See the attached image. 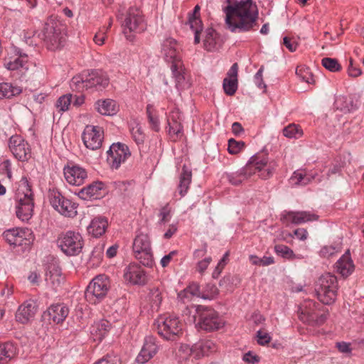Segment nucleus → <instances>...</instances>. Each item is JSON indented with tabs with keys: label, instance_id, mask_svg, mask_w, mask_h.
<instances>
[{
	"label": "nucleus",
	"instance_id": "63",
	"mask_svg": "<svg viewBox=\"0 0 364 364\" xmlns=\"http://www.w3.org/2000/svg\"><path fill=\"white\" fill-rule=\"evenodd\" d=\"M211 261L212 258L210 257H205L204 259L199 261L197 264V270L200 273H203Z\"/></svg>",
	"mask_w": 364,
	"mask_h": 364
},
{
	"label": "nucleus",
	"instance_id": "58",
	"mask_svg": "<svg viewBox=\"0 0 364 364\" xmlns=\"http://www.w3.org/2000/svg\"><path fill=\"white\" fill-rule=\"evenodd\" d=\"M348 73L349 76L356 77L361 75L362 72L360 68L353 65V61L350 59V63L348 68Z\"/></svg>",
	"mask_w": 364,
	"mask_h": 364
},
{
	"label": "nucleus",
	"instance_id": "5",
	"mask_svg": "<svg viewBox=\"0 0 364 364\" xmlns=\"http://www.w3.org/2000/svg\"><path fill=\"white\" fill-rule=\"evenodd\" d=\"M38 37L43 41L48 50L55 51L63 48L65 43V34L60 26L53 21L44 23Z\"/></svg>",
	"mask_w": 364,
	"mask_h": 364
},
{
	"label": "nucleus",
	"instance_id": "30",
	"mask_svg": "<svg viewBox=\"0 0 364 364\" xmlns=\"http://www.w3.org/2000/svg\"><path fill=\"white\" fill-rule=\"evenodd\" d=\"M248 168L249 166H245L237 171L225 173L223 176V178H226L232 185L239 186L243 181L248 179L253 174H255L254 171H249Z\"/></svg>",
	"mask_w": 364,
	"mask_h": 364
},
{
	"label": "nucleus",
	"instance_id": "57",
	"mask_svg": "<svg viewBox=\"0 0 364 364\" xmlns=\"http://www.w3.org/2000/svg\"><path fill=\"white\" fill-rule=\"evenodd\" d=\"M257 343L261 346L268 344L271 341V337L267 333L258 331L257 332Z\"/></svg>",
	"mask_w": 364,
	"mask_h": 364
},
{
	"label": "nucleus",
	"instance_id": "15",
	"mask_svg": "<svg viewBox=\"0 0 364 364\" xmlns=\"http://www.w3.org/2000/svg\"><path fill=\"white\" fill-rule=\"evenodd\" d=\"M9 146L11 151L18 160L25 161L31 158L30 146L20 135L12 136L9 139Z\"/></svg>",
	"mask_w": 364,
	"mask_h": 364
},
{
	"label": "nucleus",
	"instance_id": "49",
	"mask_svg": "<svg viewBox=\"0 0 364 364\" xmlns=\"http://www.w3.org/2000/svg\"><path fill=\"white\" fill-rule=\"evenodd\" d=\"M245 148V143L242 141H236L234 139L228 140V152L231 154H237Z\"/></svg>",
	"mask_w": 364,
	"mask_h": 364
},
{
	"label": "nucleus",
	"instance_id": "29",
	"mask_svg": "<svg viewBox=\"0 0 364 364\" xmlns=\"http://www.w3.org/2000/svg\"><path fill=\"white\" fill-rule=\"evenodd\" d=\"M223 41L219 34L213 28H208L205 31L203 40L204 48L208 51H213L221 46Z\"/></svg>",
	"mask_w": 364,
	"mask_h": 364
},
{
	"label": "nucleus",
	"instance_id": "23",
	"mask_svg": "<svg viewBox=\"0 0 364 364\" xmlns=\"http://www.w3.org/2000/svg\"><path fill=\"white\" fill-rule=\"evenodd\" d=\"M69 313L68 308L62 304L51 305L43 314L44 319L53 321L55 323L63 322L68 316Z\"/></svg>",
	"mask_w": 364,
	"mask_h": 364
},
{
	"label": "nucleus",
	"instance_id": "8",
	"mask_svg": "<svg viewBox=\"0 0 364 364\" xmlns=\"http://www.w3.org/2000/svg\"><path fill=\"white\" fill-rule=\"evenodd\" d=\"M57 245L65 255L76 256L82 252L84 240L79 232L69 230L60 235Z\"/></svg>",
	"mask_w": 364,
	"mask_h": 364
},
{
	"label": "nucleus",
	"instance_id": "34",
	"mask_svg": "<svg viewBox=\"0 0 364 364\" xmlns=\"http://www.w3.org/2000/svg\"><path fill=\"white\" fill-rule=\"evenodd\" d=\"M338 272L343 277L349 276L354 270V264L348 252L344 254L336 262Z\"/></svg>",
	"mask_w": 364,
	"mask_h": 364
},
{
	"label": "nucleus",
	"instance_id": "33",
	"mask_svg": "<svg viewBox=\"0 0 364 364\" xmlns=\"http://www.w3.org/2000/svg\"><path fill=\"white\" fill-rule=\"evenodd\" d=\"M108 222L105 217H97L92 220L87 231L95 237L102 235L107 228Z\"/></svg>",
	"mask_w": 364,
	"mask_h": 364
},
{
	"label": "nucleus",
	"instance_id": "32",
	"mask_svg": "<svg viewBox=\"0 0 364 364\" xmlns=\"http://www.w3.org/2000/svg\"><path fill=\"white\" fill-rule=\"evenodd\" d=\"M176 63L171 65L170 67L173 77L175 79L176 87L178 90H183L189 87L186 80L185 69L182 62L178 61Z\"/></svg>",
	"mask_w": 364,
	"mask_h": 364
},
{
	"label": "nucleus",
	"instance_id": "31",
	"mask_svg": "<svg viewBox=\"0 0 364 364\" xmlns=\"http://www.w3.org/2000/svg\"><path fill=\"white\" fill-rule=\"evenodd\" d=\"M200 9V6L196 5L194 7L193 14L188 18V24L194 33V43L196 44L200 43V33L203 28V23L199 14Z\"/></svg>",
	"mask_w": 364,
	"mask_h": 364
},
{
	"label": "nucleus",
	"instance_id": "37",
	"mask_svg": "<svg viewBox=\"0 0 364 364\" xmlns=\"http://www.w3.org/2000/svg\"><path fill=\"white\" fill-rule=\"evenodd\" d=\"M314 175L307 173L304 170H296L291 176L289 181L292 185L306 186L314 178Z\"/></svg>",
	"mask_w": 364,
	"mask_h": 364
},
{
	"label": "nucleus",
	"instance_id": "25",
	"mask_svg": "<svg viewBox=\"0 0 364 364\" xmlns=\"http://www.w3.org/2000/svg\"><path fill=\"white\" fill-rule=\"evenodd\" d=\"M158 351L155 338L152 336L146 337L144 346L136 358L138 363L144 364L149 361Z\"/></svg>",
	"mask_w": 364,
	"mask_h": 364
},
{
	"label": "nucleus",
	"instance_id": "21",
	"mask_svg": "<svg viewBox=\"0 0 364 364\" xmlns=\"http://www.w3.org/2000/svg\"><path fill=\"white\" fill-rule=\"evenodd\" d=\"M14 58L6 60L4 66L9 70H18L21 68L28 69V55L18 47H14Z\"/></svg>",
	"mask_w": 364,
	"mask_h": 364
},
{
	"label": "nucleus",
	"instance_id": "53",
	"mask_svg": "<svg viewBox=\"0 0 364 364\" xmlns=\"http://www.w3.org/2000/svg\"><path fill=\"white\" fill-rule=\"evenodd\" d=\"M115 189L122 195L128 196L130 191V183L126 181H116L114 183Z\"/></svg>",
	"mask_w": 364,
	"mask_h": 364
},
{
	"label": "nucleus",
	"instance_id": "12",
	"mask_svg": "<svg viewBox=\"0 0 364 364\" xmlns=\"http://www.w3.org/2000/svg\"><path fill=\"white\" fill-rule=\"evenodd\" d=\"M122 27L124 34L127 33V31L138 33L144 31L146 29V23L141 11L138 8H129L122 23Z\"/></svg>",
	"mask_w": 364,
	"mask_h": 364
},
{
	"label": "nucleus",
	"instance_id": "52",
	"mask_svg": "<svg viewBox=\"0 0 364 364\" xmlns=\"http://www.w3.org/2000/svg\"><path fill=\"white\" fill-rule=\"evenodd\" d=\"M159 224L163 225L169 221L171 218V209L168 206V204H166L164 207H162L159 213Z\"/></svg>",
	"mask_w": 364,
	"mask_h": 364
},
{
	"label": "nucleus",
	"instance_id": "56",
	"mask_svg": "<svg viewBox=\"0 0 364 364\" xmlns=\"http://www.w3.org/2000/svg\"><path fill=\"white\" fill-rule=\"evenodd\" d=\"M207 293L202 295L203 299H212L218 294V290L215 284H208L205 287Z\"/></svg>",
	"mask_w": 364,
	"mask_h": 364
},
{
	"label": "nucleus",
	"instance_id": "62",
	"mask_svg": "<svg viewBox=\"0 0 364 364\" xmlns=\"http://www.w3.org/2000/svg\"><path fill=\"white\" fill-rule=\"evenodd\" d=\"M103 255V247H95L91 252V259L96 260L97 262L101 261Z\"/></svg>",
	"mask_w": 364,
	"mask_h": 364
},
{
	"label": "nucleus",
	"instance_id": "42",
	"mask_svg": "<svg viewBox=\"0 0 364 364\" xmlns=\"http://www.w3.org/2000/svg\"><path fill=\"white\" fill-rule=\"evenodd\" d=\"M16 350V347L11 342H6L0 345V355L5 357L6 362L15 355Z\"/></svg>",
	"mask_w": 364,
	"mask_h": 364
},
{
	"label": "nucleus",
	"instance_id": "39",
	"mask_svg": "<svg viewBox=\"0 0 364 364\" xmlns=\"http://www.w3.org/2000/svg\"><path fill=\"white\" fill-rule=\"evenodd\" d=\"M21 92L22 90L18 86L8 82L0 83V99H10L21 94Z\"/></svg>",
	"mask_w": 364,
	"mask_h": 364
},
{
	"label": "nucleus",
	"instance_id": "59",
	"mask_svg": "<svg viewBox=\"0 0 364 364\" xmlns=\"http://www.w3.org/2000/svg\"><path fill=\"white\" fill-rule=\"evenodd\" d=\"M283 44L290 52L295 51L298 46V44L295 41L287 36L283 38Z\"/></svg>",
	"mask_w": 364,
	"mask_h": 364
},
{
	"label": "nucleus",
	"instance_id": "64",
	"mask_svg": "<svg viewBox=\"0 0 364 364\" xmlns=\"http://www.w3.org/2000/svg\"><path fill=\"white\" fill-rule=\"evenodd\" d=\"M94 364H119V360L116 356H107L106 358L97 360Z\"/></svg>",
	"mask_w": 364,
	"mask_h": 364
},
{
	"label": "nucleus",
	"instance_id": "28",
	"mask_svg": "<svg viewBox=\"0 0 364 364\" xmlns=\"http://www.w3.org/2000/svg\"><path fill=\"white\" fill-rule=\"evenodd\" d=\"M104 184L102 182H94L82 188L78 192V196L83 200L97 199L102 196Z\"/></svg>",
	"mask_w": 364,
	"mask_h": 364
},
{
	"label": "nucleus",
	"instance_id": "19",
	"mask_svg": "<svg viewBox=\"0 0 364 364\" xmlns=\"http://www.w3.org/2000/svg\"><path fill=\"white\" fill-rule=\"evenodd\" d=\"M181 113L178 109H173L167 117L168 127V134L173 139L176 140L183 134V126L181 124Z\"/></svg>",
	"mask_w": 364,
	"mask_h": 364
},
{
	"label": "nucleus",
	"instance_id": "54",
	"mask_svg": "<svg viewBox=\"0 0 364 364\" xmlns=\"http://www.w3.org/2000/svg\"><path fill=\"white\" fill-rule=\"evenodd\" d=\"M296 75L304 82L308 84H314V76L311 72H309V69L306 70H296Z\"/></svg>",
	"mask_w": 364,
	"mask_h": 364
},
{
	"label": "nucleus",
	"instance_id": "27",
	"mask_svg": "<svg viewBox=\"0 0 364 364\" xmlns=\"http://www.w3.org/2000/svg\"><path fill=\"white\" fill-rule=\"evenodd\" d=\"M318 219V215L311 213L310 212L301 211V212H284L282 215V220L290 221L291 223L299 225L301 223H304L308 221L316 220Z\"/></svg>",
	"mask_w": 364,
	"mask_h": 364
},
{
	"label": "nucleus",
	"instance_id": "35",
	"mask_svg": "<svg viewBox=\"0 0 364 364\" xmlns=\"http://www.w3.org/2000/svg\"><path fill=\"white\" fill-rule=\"evenodd\" d=\"M192 172L186 166L183 165L182 167V171L179 176V184L178 186V190L181 197L184 196L189 188V186L191 183Z\"/></svg>",
	"mask_w": 364,
	"mask_h": 364
},
{
	"label": "nucleus",
	"instance_id": "47",
	"mask_svg": "<svg viewBox=\"0 0 364 364\" xmlns=\"http://www.w3.org/2000/svg\"><path fill=\"white\" fill-rule=\"evenodd\" d=\"M321 64L331 72H338L341 70V65L336 58H323L321 60Z\"/></svg>",
	"mask_w": 364,
	"mask_h": 364
},
{
	"label": "nucleus",
	"instance_id": "24",
	"mask_svg": "<svg viewBox=\"0 0 364 364\" xmlns=\"http://www.w3.org/2000/svg\"><path fill=\"white\" fill-rule=\"evenodd\" d=\"M124 277L126 280L134 284H144L146 280V277L143 268L135 263H131L126 267Z\"/></svg>",
	"mask_w": 364,
	"mask_h": 364
},
{
	"label": "nucleus",
	"instance_id": "11",
	"mask_svg": "<svg viewBox=\"0 0 364 364\" xmlns=\"http://www.w3.org/2000/svg\"><path fill=\"white\" fill-rule=\"evenodd\" d=\"M48 198L52 207L61 215L67 217H74L77 215V205L65 198L57 190H50Z\"/></svg>",
	"mask_w": 364,
	"mask_h": 364
},
{
	"label": "nucleus",
	"instance_id": "2",
	"mask_svg": "<svg viewBox=\"0 0 364 364\" xmlns=\"http://www.w3.org/2000/svg\"><path fill=\"white\" fill-rule=\"evenodd\" d=\"M109 83V78L102 70H87L72 78L70 87L73 90L81 92L85 89L90 88L102 90L105 88Z\"/></svg>",
	"mask_w": 364,
	"mask_h": 364
},
{
	"label": "nucleus",
	"instance_id": "17",
	"mask_svg": "<svg viewBox=\"0 0 364 364\" xmlns=\"http://www.w3.org/2000/svg\"><path fill=\"white\" fill-rule=\"evenodd\" d=\"M179 49L178 43L172 38H167L162 43L161 51L164 59L171 65L176 64L178 61L182 62Z\"/></svg>",
	"mask_w": 364,
	"mask_h": 364
},
{
	"label": "nucleus",
	"instance_id": "14",
	"mask_svg": "<svg viewBox=\"0 0 364 364\" xmlns=\"http://www.w3.org/2000/svg\"><path fill=\"white\" fill-rule=\"evenodd\" d=\"M103 129L99 126L87 125L82 132V139L85 146L91 150H97L102 146Z\"/></svg>",
	"mask_w": 364,
	"mask_h": 364
},
{
	"label": "nucleus",
	"instance_id": "61",
	"mask_svg": "<svg viewBox=\"0 0 364 364\" xmlns=\"http://www.w3.org/2000/svg\"><path fill=\"white\" fill-rule=\"evenodd\" d=\"M263 70H264V68L262 66L258 70V71L256 73V74L255 75V77H254V82H255V85L259 88H262V87H266V85H264V83L263 82V79H262Z\"/></svg>",
	"mask_w": 364,
	"mask_h": 364
},
{
	"label": "nucleus",
	"instance_id": "3",
	"mask_svg": "<svg viewBox=\"0 0 364 364\" xmlns=\"http://www.w3.org/2000/svg\"><path fill=\"white\" fill-rule=\"evenodd\" d=\"M33 192L28 181L23 178L18 189L16 215L22 221H28L33 215L34 203Z\"/></svg>",
	"mask_w": 364,
	"mask_h": 364
},
{
	"label": "nucleus",
	"instance_id": "13",
	"mask_svg": "<svg viewBox=\"0 0 364 364\" xmlns=\"http://www.w3.org/2000/svg\"><path fill=\"white\" fill-rule=\"evenodd\" d=\"M107 153V163L112 169H117L131 155L129 147L119 142L112 144Z\"/></svg>",
	"mask_w": 364,
	"mask_h": 364
},
{
	"label": "nucleus",
	"instance_id": "45",
	"mask_svg": "<svg viewBox=\"0 0 364 364\" xmlns=\"http://www.w3.org/2000/svg\"><path fill=\"white\" fill-rule=\"evenodd\" d=\"M146 114L151 128L155 131L159 132L160 129V124L158 117L154 114V107L151 105L146 106Z\"/></svg>",
	"mask_w": 364,
	"mask_h": 364
},
{
	"label": "nucleus",
	"instance_id": "40",
	"mask_svg": "<svg viewBox=\"0 0 364 364\" xmlns=\"http://www.w3.org/2000/svg\"><path fill=\"white\" fill-rule=\"evenodd\" d=\"M149 249H151L149 237L146 234L139 233L133 242L134 253Z\"/></svg>",
	"mask_w": 364,
	"mask_h": 364
},
{
	"label": "nucleus",
	"instance_id": "4",
	"mask_svg": "<svg viewBox=\"0 0 364 364\" xmlns=\"http://www.w3.org/2000/svg\"><path fill=\"white\" fill-rule=\"evenodd\" d=\"M182 323L178 318L173 316H161L154 322L158 334L164 340L178 341L183 334Z\"/></svg>",
	"mask_w": 364,
	"mask_h": 364
},
{
	"label": "nucleus",
	"instance_id": "22",
	"mask_svg": "<svg viewBox=\"0 0 364 364\" xmlns=\"http://www.w3.org/2000/svg\"><path fill=\"white\" fill-rule=\"evenodd\" d=\"M63 171L65 180L73 186L82 185L87 177L85 169L79 166H66Z\"/></svg>",
	"mask_w": 364,
	"mask_h": 364
},
{
	"label": "nucleus",
	"instance_id": "36",
	"mask_svg": "<svg viewBox=\"0 0 364 364\" xmlns=\"http://www.w3.org/2000/svg\"><path fill=\"white\" fill-rule=\"evenodd\" d=\"M95 106L97 112L102 115H114L117 112V103L113 100H99Z\"/></svg>",
	"mask_w": 364,
	"mask_h": 364
},
{
	"label": "nucleus",
	"instance_id": "46",
	"mask_svg": "<svg viewBox=\"0 0 364 364\" xmlns=\"http://www.w3.org/2000/svg\"><path fill=\"white\" fill-rule=\"evenodd\" d=\"M162 288L159 287H152L150 289L149 296L153 303V306L159 307L162 301Z\"/></svg>",
	"mask_w": 364,
	"mask_h": 364
},
{
	"label": "nucleus",
	"instance_id": "9",
	"mask_svg": "<svg viewBox=\"0 0 364 364\" xmlns=\"http://www.w3.org/2000/svg\"><path fill=\"white\" fill-rule=\"evenodd\" d=\"M196 311L199 318L198 325L200 329L213 331L224 326L223 320L213 309L200 305Z\"/></svg>",
	"mask_w": 364,
	"mask_h": 364
},
{
	"label": "nucleus",
	"instance_id": "7",
	"mask_svg": "<svg viewBox=\"0 0 364 364\" xmlns=\"http://www.w3.org/2000/svg\"><path fill=\"white\" fill-rule=\"evenodd\" d=\"M338 281L332 274L322 275L316 284V292L318 300L325 305L334 303L337 296Z\"/></svg>",
	"mask_w": 364,
	"mask_h": 364
},
{
	"label": "nucleus",
	"instance_id": "26",
	"mask_svg": "<svg viewBox=\"0 0 364 364\" xmlns=\"http://www.w3.org/2000/svg\"><path fill=\"white\" fill-rule=\"evenodd\" d=\"M319 304L311 299L304 300L298 309L299 318L304 323L312 322Z\"/></svg>",
	"mask_w": 364,
	"mask_h": 364
},
{
	"label": "nucleus",
	"instance_id": "10",
	"mask_svg": "<svg viewBox=\"0 0 364 364\" xmlns=\"http://www.w3.org/2000/svg\"><path fill=\"white\" fill-rule=\"evenodd\" d=\"M245 166H249L248 170L254 171L255 173L259 172V177L262 179H267L272 176L278 164L276 161H268L267 156L263 154H255L252 156Z\"/></svg>",
	"mask_w": 364,
	"mask_h": 364
},
{
	"label": "nucleus",
	"instance_id": "1",
	"mask_svg": "<svg viewBox=\"0 0 364 364\" xmlns=\"http://www.w3.org/2000/svg\"><path fill=\"white\" fill-rule=\"evenodd\" d=\"M225 23L232 32H245L257 26L258 8L252 0H240L223 9Z\"/></svg>",
	"mask_w": 364,
	"mask_h": 364
},
{
	"label": "nucleus",
	"instance_id": "6",
	"mask_svg": "<svg viewBox=\"0 0 364 364\" xmlns=\"http://www.w3.org/2000/svg\"><path fill=\"white\" fill-rule=\"evenodd\" d=\"M110 289V281L105 274L95 277L87 285L85 291L86 300L90 304L100 303L106 297Z\"/></svg>",
	"mask_w": 364,
	"mask_h": 364
},
{
	"label": "nucleus",
	"instance_id": "38",
	"mask_svg": "<svg viewBox=\"0 0 364 364\" xmlns=\"http://www.w3.org/2000/svg\"><path fill=\"white\" fill-rule=\"evenodd\" d=\"M3 237L11 245H20L22 242L23 232L18 228H12L4 231Z\"/></svg>",
	"mask_w": 364,
	"mask_h": 364
},
{
	"label": "nucleus",
	"instance_id": "20",
	"mask_svg": "<svg viewBox=\"0 0 364 364\" xmlns=\"http://www.w3.org/2000/svg\"><path fill=\"white\" fill-rule=\"evenodd\" d=\"M37 310L38 305L36 301H26L18 309L16 314V321L23 324L27 323L34 318Z\"/></svg>",
	"mask_w": 364,
	"mask_h": 364
},
{
	"label": "nucleus",
	"instance_id": "44",
	"mask_svg": "<svg viewBox=\"0 0 364 364\" xmlns=\"http://www.w3.org/2000/svg\"><path fill=\"white\" fill-rule=\"evenodd\" d=\"M223 87L227 95H234L237 90V79H229L225 77L223 80Z\"/></svg>",
	"mask_w": 364,
	"mask_h": 364
},
{
	"label": "nucleus",
	"instance_id": "41",
	"mask_svg": "<svg viewBox=\"0 0 364 364\" xmlns=\"http://www.w3.org/2000/svg\"><path fill=\"white\" fill-rule=\"evenodd\" d=\"M135 257L141 264L146 267H151L153 264V255L151 248L134 253Z\"/></svg>",
	"mask_w": 364,
	"mask_h": 364
},
{
	"label": "nucleus",
	"instance_id": "55",
	"mask_svg": "<svg viewBox=\"0 0 364 364\" xmlns=\"http://www.w3.org/2000/svg\"><path fill=\"white\" fill-rule=\"evenodd\" d=\"M185 294L189 293L192 296H196L198 297H202V295L204 294V293L200 291V285L196 282L191 283L185 290Z\"/></svg>",
	"mask_w": 364,
	"mask_h": 364
},
{
	"label": "nucleus",
	"instance_id": "50",
	"mask_svg": "<svg viewBox=\"0 0 364 364\" xmlns=\"http://www.w3.org/2000/svg\"><path fill=\"white\" fill-rule=\"evenodd\" d=\"M72 102V95H65L58 98L56 102V107L60 112L67 111Z\"/></svg>",
	"mask_w": 364,
	"mask_h": 364
},
{
	"label": "nucleus",
	"instance_id": "48",
	"mask_svg": "<svg viewBox=\"0 0 364 364\" xmlns=\"http://www.w3.org/2000/svg\"><path fill=\"white\" fill-rule=\"evenodd\" d=\"M283 134L287 138H299L302 135V131L294 124H291L283 129Z\"/></svg>",
	"mask_w": 364,
	"mask_h": 364
},
{
	"label": "nucleus",
	"instance_id": "43",
	"mask_svg": "<svg viewBox=\"0 0 364 364\" xmlns=\"http://www.w3.org/2000/svg\"><path fill=\"white\" fill-rule=\"evenodd\" d=\"M274 249L275 253L284 259L292 260V257H294V251L287 245H276Z\"/></svg>",
	"mask_w": 364,
	"mask_h": 364
},
{
	"label": "nucleus",
	"instance_id": "60",
	"mask_svg": "<svg viewBox=\"0 0 364 364\" xmlns=\"http://www.w3.org/2000/svg\"><path fill=\"white\" fill-rule=\"evenodd\" d=\"M243 360L247 363L255 364L259 362V357L248 351L243 355Z\"/></svg>",
	"mask_w": 364,
	"mask_h": 364
},
{
	"label": "nucleus",
	"instance_id": "51",
	"mask_svg": "<svg viewBox=\"0 0 364 364\" xmlns=\"http://www.w3.org/2000/svg\"><path fill=\"white\" fill-rule=\"evenodd\" d=\"M132 137L137 144H141L144 141L145 134H144L141 127L136 124L131 129Z\"/></svg>",
	"mask_w": 364,
	"mask_h": 364
},
{
	"label": "nucleus",
	"instance_id": "18",
	"mask_svg": "<svg viewBox=\"0 0 364 364\" xmlns=\"http://www.w3.org/2000/svg\"><path fill=\"white\" fill-rule=\"evenodd\" d=\"M218 350L216 344L211 340H200L193 344L189 349L190 355L196 360L216 352Z\"/></svg>",
	"mask_w": 364,
	"mask_h": 364
},
{
	"label": "nucleus",
	"instance_id": "16",
	"mask_svg": "<svg viewBox=\"0 0 364 364\" xmlns=\"http://www.w3.org/2000/svg\"><path fill=\"white\" fill-rule=\"evenodd\" d=\"M45 277L47 284L53 289H57L63 282L64 277L62 275L61 269L55 259L46 264Z\"/></svg>",
	"mask_w": 364,
	"mask_h": 364
}]
</instances>
